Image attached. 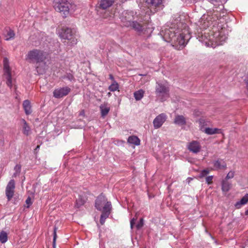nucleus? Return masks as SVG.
I'll list each match as a JSON object with an SVG mask.
<instances>
[{
  "mask_svg": "<svg viewBox=\"0 0 248 248\" xmlns=\"http://www.w3.org/2000/svg\"><path fill=\"white\" fill-rule=\"evenodd\" d=\"M95 207L98 211L102 212L100 223L101 225H103L110 213L111 210V202L107 201V199L103 194H101L95 200Z\"/></svg>",
  "mask_w": 248,
  "mask_h": 248,
  "instance_id": "nucleus-1",
  "label": "nucleus"
},
{
  "mask_svg": "<svg viewBox=\"0 0 248 248\" xmlns=\"http://www.w3.org/2000/svg\"><path fill=\"white\" fill-rule=\"evenodd\" d=\"M165 38H168L170 41L176 42L180 46H186L188 40L190 39V34H185L183 32L176 35V32L173 29L165 30L164 33Z\"/></svg>",
  "mask_w": 248,
  "mask_h": 248,
  "instance_id": "nucleus-2",
  "label": "nucleus"
},
{
  "mask_svg": "<svg viewBox=\"0 0 248 248\" xmlns=\"http://www.w3.org/2000/svg\"><path fill=\"white\" fill-rule=\"evenodd\" d=\"M54 8L56 11L62 13L63 17H66L70 10H75L76 5L72 0H56L54 3Z\"/></svg>",
  "mask_w": 248,
  "mask_h": 248,
  "instance_id": "nucleus-3",
  "label": "nucleus"
},
{
  "mask_svg": "<svg viewBox=\"0 0 248 248\" xmlns=\"http://www.w3.org/2000/svg\"><path fill=\"white\" fill-rule=\"evenodd\" d=\"M46 59L45 52L40 49H33L26 55V60L31 63L43 62Z\"/></svg>",
  "mask_w": 248,
  "mask_h": 248,
  "instance_id": "nucleus-4",
  "label": "nucleus"
},
{
  "mask_svg": "<svg viewBox=\"0 0 248 248\" xmlns=\"http://www.w3.org/2000/svg\"><path fill=\"white\" fill-rule=\"evenodd\" d=\"M169 88L164 84L157 82L155 86V93L156 97L159 98L161 102H163L168 98L170 96Z\"/></svg>",
  "mask_w": 248,
  "mask_h": 248,
  "instance_id": "nucleus-5",
  "label": "nucleus"
},
{
  "mask_svg": "<svg viewBox=\"0 0 248 248\" xmlns=\"http://www.w3.org/2000/svg\"><path fill=\"white\" fill-rule=\"evenodd\" d=\"M121 21L123 25L127 27H131L133 29L138 32H141L144 30V26L137 21H131L127 20L126 17H122Z\"/></svg>",
  "mask_w": 248,
  "mask_h": 248,
  "instance_id": "nucleus-6",
  "label": "nucleus"
},
{
  "mask_svg": "<svg viewBox=\"0 0 248 248\" xmlns=\"http://www.w3.org/2000/svg\"><path fill=\"white\" fill-rule=\"evenodd\" d=\"M61 37L62 39L68 40L71 46L77 43V39L76 38L75 33L70 28L63 29L61 33Z\"/></svg>",
  "mask_w": 248,
  "mask_h": 248,
  "instance_id": "nucleus-7",
  "label": "nucleus"
},
{
  "mask_svg": "<svg viewBox=\"0 0 248 248\" xmlns=\"http://www.w3.org/2000/svg\"><path fill=\"white\" fill-rule=\"evenodd\" d=\"M213 33L212 34L213 38L210 39L213 40L215 42L217 46L222 45L223 43L226 41L227 37L225 35L224 33L222 31H213Z\"/></svg>",
  "mask_w": 248,
  "mask_h": 248,
  "instance_id": "nucleus-8",
  "label": "nucleus"
},
{
  "mask_svg": "<svg viewBox=\"0 0 248 248\" xmlns=\"http://www.w3.org/2000/svg\"><path fill=\"white\" fill-rule=\"evenodd\" d=\"M4 66V75L7 79L6 84L10 88L12 87V76L11 73V69L8 64V60L7 58H4L3 60Z\"/></svg>",
  "mask_w": 248,
  "mask_h": 248,
  "instance_id": "nucleus-9",
  "label": "nucleus"
},
{
  "mask_svg": "<svg viewBox=\"0 0 248 248\" xmlns=\"http://www.w3.org/2000/svg\"><path fill=\"white\" fill-rule=\"evenodd\" d=\"M70 92L71 89L67 86L58 88L54 90L53 96L56 98H61L68 95Z\"/></svg>",
  "mask_w": 248,
  "mask_h": 248,
  "instance_id": "nucleus-10",
  "label": "nucleus"
},
{
  "mask_svg": "<svg viewBox=\"0 0 248 248\" xmlns=\"http://www.w3.org/2000/svg\"><path fill=\"white\" fill-rule=\"evenodd\" d=\"M15 188V182L14 180H11L6 187L5 193L8 201H10L13 197L14 194V189Z\"/></svg>",
  "mask_w": 248,
  "mask_h": 248,
  "instance_id": "nucleus-11",
  "label": "nucleus"
},
{
  "mask_svg": "<svg viewBox=\"0 0 248 248\" xmlns=\"http://www.w3.org/2000/svg\"><path fill=\"white\" fill-rule=\"evenodd\" d=\"M146 2L151 10H153V12L155 13L161 8L162 0H146Z\"/></svg>",
  "mask_w": 248,
  "mask_h": 248,
  "instance_id": "nucleus-12",
  "label": "nucleus"
},
{
  "mask_svg": "<svg viewBox=\"0 0 248 248\" xmlns=\"http://www.w3.org/2000/svg\"><path fill=\"white\" fill-rule=\"evenodd\" d=\"M167 115L165 113H161L157 116L153 121V124L155 128H160L163 123L166 121Z\"/></svg>",
  "mask_w": 248,
  "mask_h": 248,
  "instance_id": "nucleus-13",
  "label": "nucleus"
},
{
  "mask_svg": "<svg viewBox=\"0 0 248 248\" xmlns=\"http://www.w3.org/2000/svg\"><path fill=\"white\" fill-rule=\"evenodd\" d=\"M187 149L191 152L197 154L201 149V146L199 142L193 140L188 143Z\"/></svg>",
  "mask_w": 248,
  "mask_h": 248,
  "instance_id": "nucleus-14",
  "label": "nucleus"
},
{
  "mask_svg": "<svg viewBox=\"0 0 248 248\" xmlns=\"http://www.w3.org/2000/svg\"><path fill=\"white\" fill-rule=\"evenodd\" d=\"M174 123L179 126L185 125L186 124V119L183 115H177L174 119Z\"/></svg>",
  "mask_w": 248,
  "mask_h": 248,
  "instance_id": "nucleus-15",
  "label": "nucleus"
},
{
  "mask_svg": "<svg viewBox=\"0 0 248 248\" xmlns=\"http://www.w3.org/2000/svg\"><path fill=\"white\" fill-rule=\"evenodd\" d=\"M113 2V0H100L99 8L103 10L107 9L110 7Z\"/></svg>",
  "mask_w": 248,
  "mask_h": 248,
  "instance_id": "nucleus-16",
  "label": "nucleus"
},
{
  "mask_svg": "<svg viewBox=\"0 0 248 248\" xmlns=\"http://www.w3.org/2000/svg\"><path fill=\"white\" fill-rule=\"evenodd\" d=\"M248 202V194L247 193L245 196L240 200V201L237 202L234 206L236 209H240L242 206L245 205Z\"/></svg>",
  "mask_w": 248,
  "mask_h": 248,
  "instance_id": "nucleus-17",
  "label": "nucleus"
},
{
  "mask_svg": "<svg viewBox=\"0 0 248 248\" xmlns=\"http://www.w3.org/2000/svg\"><path fill=\"white\" fill-rule=\"evenodd\" d=\"M23 107L26 115H29L32 113L31 102L29 100H25L23 101Z\"/></svg>",
  "mask_w": 248,
  "mask_h": 248,
  "instance_id": "nucleus-18",
  "label": "nucleus"
},
{
  "mask_svg": "<svg viewBox=\"0 0 248 248\" xmlns=\"http://www.w3.org/2000/svg\"><path fill=\"white\" fill-rule=\"evenodd\" d=\"M214 167L217 170L225 169L227 168L226 163L223 160H217L213 162Z\"/></svg>",
  "mask_w": 248,
  "mask_h": 248,
  "instance_id": "nucleus-19",
  "label": "nucleus"
},
{
  "mask_svg": "<svg viewBox=\"0 0 248 248\" xmlns=\"http://www.w3.org/2000/svg\"><path fill=\"white\" fill-rule=\"evenodd\" d=\"M100 110L101 117L104 118L108 114L110 110V108L108 107L107 103H104L100 106Z\"/></svg>",
  "mask_w": 248,
  "mask_h": 248,
  "instance_id": "nucleus-20",
  "label": "nucleus"
},
{
  "mask_svg": "<svg viewBox=\"0 0 248 248\" xmlns=\"http://www.w3.org/2000/svg\"><path fill=\"white\" fill-rule=\"evenodd\" d=\"M203 132L207 135H213L215 134L221 133V129L217 128L206 127L203 130Z\"/></svg>",
  "mask_w": 248,
  "mask_h": 248,
  "instance_id": "nucleus-21",
  "label": "nucleus"
},
{
  "mask_svg": "<svg viewBox=\"0 0 248 248\" xmlns=\"http://www.w3.org/2000/svg\"><path fill=\"white\" fill-rule=\"evenodd\" d=\"M128 143L135 145H139L140 144V140L136 136H130L127 140Z\"/></svg>",
  "mask_w": 248,
  "mask_h": 248,
  "instance_id": "nucleus-22",
  "label": "nucleus"
},
{
  "mask_svg": "<svg viewBox=\"0 0 248 248\" xmlns=\"http://www.w3.org/2000/svg\"><path fill=\"white\" fill-rule=\"evenodd\" d=\"M6 31L7 33L4 35L6 40L8 41L14 38L15 34L13 30L8 29H6Z\"/></svg>",
  "mask_w": 248,
  "mask_h": 248,
  "instance_id": "nucleus-23",
  "label": "nucleus"
},
{
  "mask_svg": "<svg viewBox=\"0 0 248 248\" xmlns=\"http://www.w3.org/2000/svg\"><path fill=\"white\" fill-rule=\"evenodd\" d=\"M144 93H145V92L142 89H140V90L135 92L134 93V96L135 97V99L137 101L141 100L142 98V97H143Z\"/></svg>",
  "mask_w": 248,
  "mask_h": 248,
  "instance_id": "nucleus-24",
  "label": "nucleus"
},
{
  "mask_svg": "<svg viewBox=\"0 0 248 248\" xmlns=\"http://www.w3.org/2000/svg\"><path fill=\"white\" fill-rule=\"evenodd\" d=\"M231 188V184L226 180H224L222 182V190L223 192H227Z\"/></svg>",
  "mask_w": 248,
  "mask_h": 248,
  "instance_id": "nucleus-25",
  "label": "nucleus"
},
{
  "mask_svg": "<svg viewBox=\"0 0 248 248\" xmlns=\"http://www.w3.org/2000/svg\"><path fill=\"white\" fill-rule=\"evenodd\" d=\"M22 121L23 123V133L24 135L28 136L30 134L31 129L30 127L27 124V122L24 119H23Z\"/></svg>",
  "mask_w": 248,
  "mask_h": 248,
  "instance_id": "nucleus-26",
  "label": "nucleus"
},
{
  "mask_svg": "<svg viewBox=\"0 0 248 248\" xmlns=\"http://www.w3.org/2000/svg\"><path fill=\"white\" fill-rule=\"evenodd\" d=\"M8 240L7 233L5 231H1L0 232V242L3 244L7 242Z\"/></svg>",
  "mask_w": 248,
  "mask_h": 248,
  "instance_id": "nucleus-27",
  "label": "nucleus"
},
{
  "mask_svg": "<svg viewBox=\"0 0 248 248\" xmlns=\"http://www.w3.org/2000/svg\"><path fill=\"white\" fill-rule=\"evenodd\" d=\"M85 202V199L81 196L79 195L78 198L76 200V206L77 208H79L84 204Z\"/></svg>",
  "mask_w": 248,
  "mask_h": 248,
  "instance_id": "nucleus-28",
  "label": "nucleus"
},
{
  "mask_svg": "<svg viewBox=\"0 0 248 248\" xmlns=\"http://www.w3.org/2000/svg\"><path fill=\"white\" fill-rule=\"evenodd\" d=\"M198 122L199 124L200 129L203 132V130L205 129L204 126L207 125V122L205 119L203 118H200Z\"/></svg>",
  "mask_w": 248,
  "mask_h": 248,
  "instance_id": "nucleus-29",
  "label": "nucleus"
},
{
  "mask_svg": "<svg viewBox=\"0 0 248 248\" xmlns=\"http://www.w3.org/2000/svg\"><path fill=\"white\" fill-rule=\"evenodd\" d=\"M119 85L116 81H114L109 86L108 90L111 92L116 91L118 89Z\"/></svg>",
  "mask_w": 248,
  "mask_h": 248,
  "instance_id": "nucleus-30",
  "label": "nucleus"
},
{
  "mask_svg": "<svg viewBox=\"0 0 248 248\" xmlns=\"http://www.w3.org/2000/svg\"><path fill=\"white\" fill-rule=\"evenodd\" d=\"M21 167L20 165L17 164L14 168V170H15V172L13 174V177H16L17 175L20 172Z\"/></svg>",
  "mask_w": 248,
  "mask_h": 248,
  "instance_id": "nucleus-31",
  "label": "nucleus"
},
{
  "mask_svg": "<svg viewBox=\"0 0 248 248\" xmlns=\"http://www.w3.org/2000/svg\"><path fill=\"white\" fill-rule=\"evenodd\" d=\"M57 228L55 226L54 228V231H53V248H56V241L57 237V235L56 234V231H57Z\"/></svg>",
  "mask_w": 248,
  "mask_h": 248,
  "instance_id": "nucleus-32",
  "label": "nucleus"
},
{
  "mask_svg": "<svg viewBox=\"0 0 248 248\" xmlns=\"http://www.w3.org/2000/svg\"><path fill=\"white\" fill-rule=\"evenodd\" d=\"M57 228L55 226L54 228V231H53V248H56V241L57 237V235L56 234V231H57Z\"/></svg>",
  "mask_w": 248,
  "mask_h": 248,
  "instance_id": "nucleus-33",
  "label": "nucleus"
},
{
  "mask_svg": "<svg viewBox=\"0 0 248 248\" xmlns=\"http://www.w3.org/2000/svg\"><path fill=\"white\" fill-rule=\"evenodd\" d=\"M64 78H67L70 81L75 80V78L73 75L70 73H66V74L63 76Z\"/></svg>",
  "mask_w": 248,
  "mask_h": 248,
  "instance_id": "nucleus-34",
  "label": "nucleus"
},
{
  "mask_svg": "<svg viewBox=\"0 0 248 248\" xmlns=\"http://www.w3.org/2000/svg\"><path fill=\"white\" fill-rule=\"evenodd\" d=\"M209 173L208 169H204L202 170L200 174V177L202 178L207 175Z\"/></svg>",
  "mask_w": 248,
  "mask_h": 248,
  "instance_id": "nucleus-35",
  "label": "nucleus"
},
{
  "mask_svg": "<svg viewBox=\"0 0 248 248\" xmlns=\"http://www.w3.org/2000/svg\"><path fill=\"white\" fill-rule=\"evenodd\" d=\"M143 226V219L141 218L140 221L137 224L136 228L137 229H140Z\"/></svg>",
  "mask_w": 248,
  "mask_h": 248,
  "instance_id": "nucleus-36",
  "label": "nucleus"
},
{
  "mask_svg": "<svg viewBox=\"0 0 248 248\" xmlns=\"http://www.w3.org/2000/svg\"><path fill=\"white\" fill-rule=\"evenodd\" d=\"M234 177V172L232 171H230L227 175L225 180H227L228 179L232 178Z\"/></svg>",
  "mask_w": 248,
  "mask_h": 248,
  "instance_id": "nucleus-37",
  "label": "nucleus"
},
{
  "mask_svg": "<svg viewBox=\"0 0 248 248\" xmlns=\"http://www.w3.org/2000/svg\"><path fill=\"white\" fill-rule=\"evenodd\" d=\"M26 203L27 204V208H29L30 206L32 204V202H31V198L29 196L26 199Z\"/></svg>",
  "mask_w": 248,
  "mask_h": 248,
  "instance_id": "nucleus-38",
  "label": "nucleus"
},
{
  "mask_svg": "<svg viewBox=\"0 0 248 248\" xmlns=\"http://www.w3.org/2000/svg\"><path fill=\"white\" fill-rule=\"evenodd\" d=\"M213 179V176H208L206 178V182L208 184L210 185L212 183V180Z\"/></svg>",
  "mask_w": 248,
  "mask_h": 248,
  "instance_id": "nucleus-39",
  "label": "nucleus"
},
{
  "mask_svg": "<svg viewBox=\"0 0 248 248\" xmlns=\"http://www.w3.org/2000/svg\"><path fill=\"white\" fill-rule=\"evenodd\" d=\"M136 220V218H133L131 220H130V227L132 229L134 227V226L135 224V221Z\"/></svg>",
  "mask_w": 248,
  "mask_h": 248,
  "instance_id": "nucleus-40",
  "label": "nucleus"
},
{
  "mask_svg": "<svg viewBox=\"0 0 248 248\" xmlns=\"http://www.w3.org/2000/svg\"><path fill=\"white\" fill-rule=\"evenodd\" d=\"M203 24L204 25L203 28L209 27L210 26V22L208 20L207 21L204 20Z\"/></svg>",
  "mask_w": 248,
  "mask_h": 248,
  "instance_id": "nucleus-41",
  "label": "nucleus"
},
{
  "mask_svg": "<svg viewBox=\"0 0 248 248\" xmlns=\"http://www.w3.org/2000/svg\"><path fill=\"white\" fill-rule=\"evenodd\" d=\"M109 79H110L113 82H114V81H115L114 80V78L112 74L109 75Z\"/></svg>",
  "mask_w": 248,
  "mask_h": 248,
  "instance_id": "nucleus-42",
  "label": "nucleus"
},
{
  "mask_svg": "<svg viewBox=\"0 0 248 248\" xmlns=\"http://www.w3.org/2000/svg\"><path fill=\"white\" fill-rule=\"evenodd\" d=\"M79 115L80 116H85V112H84V110H82L80 113H79Z\"/></svg>",
  "mask_w": 248,
  "mask_h": 248,
  "instance_id": "nucleus-43",
  "label": "nucleus"
},
{
  "mask_svg": "<svg viewBox=\"0 0 248 248\" xmlns=\"http://www.w3.org/2000/svg\"><path fill=\"white\" fill-rule=\"evenodd\" d=\"M246 88H247V90L248 92V81H246Z\"/></svg>",
  "mask_w": 248,
  "mask_h": 248,
  "instance_id": "nucleus-44",
  "label": "nucleus"
},
{
  "mask_svg": "<svg viewBox=\"0 0 248 248\" xmlns=\"http://www.w3.org/2000/svg\"><path fill=\"white\" fill-rule=\"evenodd\" d=\"M245 213L246 216H248V209L245 211Z\"/></svg>",
  "mask_w": 248,
  "mask_h": 248,
  "instance_id": "nucleus-45",
  "label": "nucleus"
},
{
  "mask_svg": "<svg viewBox=\"0 0 248 248\" xmlns=\"http://www.w3.org/2000/svg\"><path fill=\"white\" fill-rule=\"evenodd\" d=\"M40 148V146L39 145H37L35 150H37L38 149H39Z\"/></svg>",
  "mask_w": 248,
  "mask_h": 248,
  "instance_id": "nucleus-46",
  "label": "nucleus"
},
{
  "mask_svg": "<svg viewBox=\"0 0 248 248\" xmlns=\"http://www.w3.org/2000/svg\"><path fill=\"white\" fill-rule=\"evenodd\" d=\"M140 76H145L146 75H142V74H140Z\"/></svg>",
  "mask_w": 248,
  "mask_h": 248,
  "instance_id": "nucleus-47",
  "label": "nucleus"
},
{
  "mask_svg": "<svg viewBox=\"0 0 248 248\" xmlns=\"http://www.w3.org/2000/svg\"><path fill=\"white\" fill-rule=\"evenodd\" d=\"M211 1H217V0H211Z\"/></svg>",
  "mask_w": 248,
  "mask_h": 248,
  "instance_id": "nucleus-48",
  "label": "nucleus"
}]
</instances>
